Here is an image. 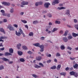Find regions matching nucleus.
Returning a JSON list of instances; mask_svg holds the SVG:
<instances>
[{
  "label": "nucleus",
  "mask_w": 78,
  "mask_h": 78,
  "mask_svg": "<svg viewBox=\"0 0 78 78\" xmlns=\"http://www.w3.org/2000/svg\"><path fill=\"white\" fill-rule=\"evenodd\" d=\"M33 45L36 47H40V48L41 49L44 48V45L43 44L40 46V44L39 43H37L36 44H33Z\"/></svg>",
  "instance_id": "1"
},
{
  "label": "nucleus",
  "mask_w": 78,
  "mask_h": 78,
  "mask_svg": "<svg viewBox=\"0 0 78 78\" xmlns=\"http://www.w3.org/2000/svg\"><path fill=\"white\" fill-rule=\"evenodd\" d=\"M7 28H9L10 31H14V30L13 27H12V26L11 24L8 25Z\"/></svg>",
  "instance_id": "2"
},
{
  "label": "nucleus",
  "mask_w": 78,
  "mask_h": 78,
  "mask_svg": "<svg viewBox=\"0 0 78 78\" xmlns=\"http://www.w3.org/2000/svg\"><path fill=\"white\" fill-rule=\"evenodd\" d=\"M28 2H26L23 1V2H22L21 3V5H21V7H23V5H28Z\"/></svg>",
  "instance_id": "3"
},
{
  "label": "nucleus",
  "mask_w": 78,
  "mask_h": 78,
  "mask_svg": "<svg viewBox=\"0 0 78 78\" xmlns=\"http://www.w3.org/2000/svg\"><path fill=\"white\" fill-rule=\"evenodd\" d=\"M7 39V37L5 36L0 37V42L2 41L3 42L4 41L2 40V39Z\"/></svg>",
  "instance_id": "4"
},
{
  "label": "nucleus",
  "mask_w": 78,
  "mask_h": 78,
  "mask_svg": "<svg viewBox=\"0 0 78 78\" xmlns=\"http://www.w3.org/2000/svg\"><path fill=\"white\" fill-rule=\"evenodd\" d=\"M2 5H4L5 6H9L10 5V4L9 2H3L2 3Z\"/></svg>",
  "instance_id": "5"
},
{
  "label": "nucleus",
  "mask_w": 78,
  "mask_h": 78,
  "mask_svg": "<svg viewBox=\"0 0 78 78\" xmlns=\"http://www.w3.org/2000/svg\"><path fill=\"white\" fill-rule=\"evenodd\" d=\"M59 3V0H55L54 2H52V5H55V4Z\"/></svg>",
  "instance_id": "6"
},
{
  "label": "nucleus",
  "mask_w": 78,
  "mask_h": 78,
  "mask_svg": "<svg viewBox=\"0 0 78 78\" xmlns=\"http://www.w3.org/2000/svg\"><path fill=\"white\" fill-rule=\"evenodd\" d=\"M42 3H43L42 2H36L35 3V6H37L38 5H42Z\"/></svg>",
  "instance_id": "7"
},
{
  "label": "nucleus",
  "mask_w": 78,
  "mask_h": 78,
  "mask_svg": "<svg viewBox=\"0 0 78 78\" xmlns=\"http://www.w3.org/2000/svg\"><path fill=\"white\" fill-rule=\"evenodd\" d=\"M44 5L45 8H48L49 6V5H50V4L49 3H45Z\"/></svg>",
  "instance_id": "8"
},
{
  "label": "nucleus",
  "mask_w": 78,
  "mask_h": 78,
  "mask_svg": "<svg viewBox=\"0 0 78 78\" xmlns=\"http://www.w3.org/2000/svg\"><path fill=\"white\" fill-rule=\"evenodd\" d=\"M4 55L6 56H10V55H11V56H12V54H11L10 53L6 52L5 53Z\"/></svg>",
  "instance_id": "9"
},
{
  "label": "nucleus",
  "mask_w": 78,
  "mask_h": 78,
  "mask_svg": "<svg viewBox=\"0 0 78 78\" xmlns=\"http://www.w3.org/2000/svg\"><path fill=\"white\" fill-rule=\"evenodd\" d=\"M1 59H2V61H5L6 62V61H9V59H8L5 58H0Z\"/></svg>",
  "instance_id": "10"
},
{
  "label": "nucleus",
  "mask_w": 78,
  "mask_h": 78,
  "mask_svg": "<svg viewBox=\"0 0 78 78\" xmlns=\"http://www.w3.org/2000/svg\"><path fill=\"white\" fill-rule=\"evenodd\" d=\"M36 59L37 61H41L42 59V57L40 56H39L36 58Z\"/></svg>",
  "instance_id": "11"
},
{
  "label": "nucleus",
  "mask_w": 78,
  "mask_h": 78,
  "mask_svg": "<svg viewBox=\"0 0 78 78\" xmlns=\"http://www.w3.org/2000/svg\"><path fill=\"white\" fill-rule=\"evenodd\" d=\"M66 14L67 15H68V14H69V16L71 17V16H70V11H69V10H66Z\"/></svg>",
  "instance_id": "12"
},
{
  "label": "nucleus",
  "mask_w": 78,
  "mask_h": 78,
  "mask_svg": "<svg viewBox=\"0 0 78 78\" xmlns=\"http://www.w3.org/2000/svg\"><path fill=\"white\" fill-rule=\"evenodd\" d=\"M1 12H2V16H6V14H5V11L3 10H1Z\"/></svg>",
  "instance_id": "13"
},
{
  "label": "nucleus",
  "mask_w": 78,
  "mask_h": 78,
  "mask_svg": "<svg viewBox=\"0 0 78 78\" xmlns=\"http://www.w3.org/2000/svg\"><path fill=\"white\" fill-rule=\"evenodd\" d=\"M63 41L65 42H67V41H68V39H67V38L66 37H64L62 39Z\"/></svg>",
  "instance_id": "14"
},
{
  "label": "nucleus",
  "mask_w": 78,
  "mask_h": 78,
  "mask_svg": "<svg viewBox=\"0 0 78 78\" xmlns=\"http://www.w3.org/2000/svg\"><path fill=\"white\" fill-rule=\"evenodd\" d=\"M72 34L73 37H76V36H78V34H76L74 33H73Z\"/></svg>",
  "instance_id": "15"
},
{
  "label": "nucleus",
  "mask_w": 78,
  "mask_h": 78,
  "mask_svg": "<svg viewBox=\"0 0 78 78\" xmlns=\"http://www.w3.org/2000/svg\"><path fill=\"white\" fill-rule=\"evenodd\" d=\"M34 67L35 68H41V66H38V65L36 64L34 65Z\"/></svg>",
  "instance_id": "16"
},
{
  "label": "nucleus",
  "mask_w": 78,
  "mask_h": 78,
  "mask_svg": "<svg viewBox=\"0 0 78 78\" xmlns=\"http://www.w3.org/2000/svg\"><path fill=\"white\" fill-rule=\"evenodd\" d=\"M17 53L20 56H21L23 54V52H22L21 51H17Z\"/></svg>",
  "instance_id": "17"
},
{
  "label": "nucleus",
  "mask_w": 78,
  "mask_h": 78,
  "mask_svg": "<svg viewBox=\"0 0 78 78\" xmlns=\"http://www.w3.org/2000/svg\"><path fill=\"white\" fill-rule=\"evenodd\" d=\"M15 32L16 35L18 36H20L21 34H20V32L18 33V32H17L16 30V31Z\"/></svg>",
  "instance_id": "18"
},
{
  "label": "nucleus",
  "mask_w": 78,
  "mask_h": 78,
  "mask_svg": "<svg viewBox=\"0 0 78 78\" xmlns=\"http://www.w3.org/2000/svg\"><path fill=\"white\" fill-rule=\"evenodd\" d=\"M61 67V65H58L57 68V70H59Z\"/></svg>",
  "instance_id": "19"
},
{
  "label": "nucleus",
  "mask_w": 78,
  "mask_h": 78,
  "mask_svg": "<svg viewBox=\"0 0 78 78\" xmlns=\"http://www.w3.org/2000/svg\"><path fill=\"white\" fill-rule=\"evenodd\" d=\"M73 38V37L72 36H71L70 35L68 36V40H70L72 39Z\"/></svg>",
  "instance_id": "20"
},
{
  "label": "nucleus",
  "mask_w": 78,
  "mask_h": 78,
  "mask_svg": "<svg viewBox=\"0 0 78 78\" xmlns=\"http://www.w3.org/2000/svg\"><path fill=\"white\" fill-rule=\"evenodd\" d=\"M13 51H14V50L12 48H11L9 49V52L11 53H13Z\"/></svg>",
  "instance_id": "21"
},
{
  "label": "nucleus",
  "mask_w": 78,
  "mask_h": 78,
  "mask_svg": "<svg viewBox=\"0 0 78 78\" xmlns=\"http://www.w3.org/2000/svg\"><path fill=\"white\" fill-rule=\"evenodd\" d=\"M21 47V44H19L17 45V48L18 50H19L20 49V48Z\"/></svg>",
  "instance_id": "22"
},
{
  "label": "nucleus",
  "mask_w": 78,
  "mask_h": 78,
  "mask_svg": "<svg viewBox=\"0 0 78 78\" xmlns=\"http://www.w3.org/2000/svg\"><path fill=\"white\" fill-rule=\"evenodd\" d=\"M0 30L1 32H2V33H3L4 34H5V30H4V29H3V28H0Z\"/></svg>",
  "instance_id": "23"
},
{
  "label": "nucleus",
  "mask_w": 78,
  "mask_h": 78,
  "mask_svg": "<svg viewBox=\"0 0 78 78\" xmlns=\"http://www.w3.org/2000/svg\"><path fill=\"white\" fill-rule=\"evenodd\" d=\"M46 56H47V57H50L51 56V54H49L48 53H46Z\"/></svg>",
  "instance_id": "24"
},
{
  "label": "nucleus",
  "mask_w": 78,
  "mask_h": 78,
  "mask_svg": "<svg viewBox=\"0 0 78 78\" xmlns=\"http://www.w3.org/2000/svg\"><path fill=\"white\" fill-rule=\"evenodd\" d=\"M75 72L73 71H72L70 72L69 73L71 75H75Z\"/></svg>",
  "instance_id": "25"
},
{
  "label": "nucleus",
  "mask_w": 78,
  "mask_h": 78,
  "mask_svg": "<svg viewBox=\"0 0 78 78\" xmlns=\"http://www.w3.org/2000/svg\"><path fill=\"white\" fill-rule=\"evenodd\" d=\"M51 69H52V70H55L56 69V66H53L52 67H51Z\"/></svg>",
  "instance_id": "26"
},
{
  "label": "nucleus",
  "mask_w": 78,
  "mask_h": 78,
  "mask_svg": "<svg viewBox=\"0 0 78 78\" xmlns=\"http://www.w3.org/2000/svg\"><path fill=\"white\" fill-rule=\"evenodd\" d=\"M73 67L75 69H78V64L77 63L75 65L73 66Z\"/></svg>",
  "instance_id": "27"
},
{
  "label": "nucleus",
  "mask_w": 78,
  "mask_h": 78,
  "mask_svg": "<svg viewBox=\"0 0 78 78\" xmlns=\"http://www.w3.org/2000/svg\"><path fill=\"white\" fill-rule=\"evenodd\" d=\"M34 35V34L33 32H30L29 34V35L30 36H33Z\"/></svg>",
  "instance_id": "28"
},
{
  "label": "nucleus",
  "mask_w": 78,
  "mask_h": 78,
  "mask_svg": "<svg viewBox=\"0 0 78 78\" xmlns=\"http://www.w3.org/2000/svg\"><path fill=\"white\" fill-rule=\"evenodd\" d=\"M22 48H23V49H24V50H25L28 49V48H27V47L25 46H23Z\"/></svg>",
  "instance_id": "29"
},
{
  "label": "nucleus",
  "mask_w": 78,
  "mask_h": 78,
  "mask_svg": "<svg viewBox=\"0 0 78 78\" xmlns=\"http://www.w3.org/2000/svg\"><path fill=\"white\" fill-rule=\"evenodd\" d=\"M38 23V21L37 20L34 21L33 22V24H34V25H36Z\"/></svg>",
  "instance_id": "30"
},
{
  "label": "nucleus",
  "mask_w": 78,
  "mask_h": 78,
  "mask_svg": "<svg viewBox=\"0 0 78 78\" xmlns=\"http://www.w3.org/2000/svg\"><path fill=\"white\" fill-rule=\"evenodd\" d=\"M68 33H69V31L66 30V31H65V33L64 34V36H66L67 35V34H68Z\"/></svg>",
  "instance_id": "31"
},
{
  "label": "nucleus",
  "mask_w": 78,
  "mask_h": 78,
  "mask_svg": "<svg viewBox=\"0 0 78 78\" xmlns=\"http://www.w3.org/2000/svg\"><path fill=\"white\" fill-rule=\"evenodd\" d=\"M60 75H63V76H65V75H66V73L64 72L61 73H60Z\"/></svg>",
  "instance_id": "32"
},
{
  "label": "nucleus",
  "mask_w": 78,
  "mask_h": 78,
  "mask_svg": "<svg viewBox=\"0 0 78 78\" xmlns=\"http://www.w3.org/2000/svg\"><path fill=\"white\" fill-rule=\"evenodd\" d=\"M73 75L74 76H75V77H78V73L75 72L74 74Z\"/></svg>",
  "instance_id": "33"
},
{
  "label": "nucleus",
  "mask_w": 78,
  "mask_h": 78,
  "mask_svg": "<svg viewBox=\"0 0 78 78\" xmlns=\"http://www.w3.org/2000/svg\"><path fill=\"white\" fill-rule=\"evenodd\" d=\"M56 56H57V57H58V56H60L61 55H60L59 53L58 52L56 54Z\"/></svg>",
  "instance_id": "34"
},
{
  "label": "nucleus",
  "mask_w": 78,
  "mask_h": 78,
  "mask_svg": "<svg viewBox=\"0 0 78 78\" xmlns=\"http://www.w3.org/2000/svg\"><path fill=\"white\" fill-rule=\"evenodd\" d=\"M58 9H59L60 10H61V9H65V8L62 7H58Z\"/></svg>",
  "instance_id": "35"
},
{
  "label": "nucleus",
  "mask_w": 78,
  "mask_h": 78,
  "mask_svg": "<svg viewBox=\"0 0 78 78\" xmlns=\"http://www.w3.org/2000/svg\"><path fill=\"white\" fill-rule=\"evenodd\" d=\"M61 50H64V49H65V47H64V46L61 45Z\"/></svg>",
  "instance_id": "36"
},
{
  "label": "nucleus",
  "mask_w": 78,
  "mask_h": 78,
  "mask_svg": "<svg viewBox=\"0 0 78 78\" xmlns=\"http://www.w3.org/2000/svg\"><path fill=\"white\" fill-rule=\"evenodd\" d=\"M55 23L56 24H60L61 23L60 21H56Z\"/></svg>",
  "instance_id": "37"
},
{
  "label": "nucleus",
  "mask_w": 78,
  "mask_h": 78,
  "mask_svg": "<svg viewBox=\"0 0 78 78\" xmlns=\"http://www.w3.org/2000/svg\"><path fill=\"white\" fill-rule=\"evenodd\" d=\"M20 61H21V62H25V60L23 59V58H21L20 59Z\"/></svg>",
  "instance_id": "38"
},
{
  "label": "nucleus",
  "mask_w": 78,
  "mask_h": 78,
  "mask_svg": "<svg viewBox=\"0 0 78 78\" xmlns=\"http://www.w3.org/2000/svg\"><path fill=\"white\" fill-rule=\"evenodd\" d=\"M19 30L21 34H22L23 33V31H22V29L21 28L19 29Z\"/></svg>",
  "instance_id": "39"
},
{
  "label": "nucleus",
  "mask_w": 78,
  "mask_h": 78,
  "mask_svg": "<svg viewBox=\"0 0 78 78\" xmlns=\"http://www.w3.org/2000/svg\"><path fill=\"white\" fill-rule=\"evenodd\" d=\"M21 22L24 23H27V21L25 20H22Z\"/></svg>",
  "instance_id": "40"
},
{
  "label": "nucleus",
  "mask_w": 78,
  "mask_h": 78,
  "mask_svg": "<svg viewBox=\"0 0 78 78\" xmlns=\"http://www.w3.org/2000/svg\"><path fill=\"white\" fill-rule=\"evenodd\" d=\"M76 58H77L75 57V58H72V57H70V59H71V60H72L73 61V60H75V59H76Z\"/></svg>",
  "instance_id": "41"
},
{
  "label": "nucleus",
  "mask_w": 78,
  "mask_h": 78,
  "mask_svg": "<svg viewBox=\"0 0 78 78\" xmlns=\"http://www.w3.org/2000/svg\"><path fill=\"white\" fill-rule=\"evenodd\" d=\"M13 10L14 9H13V8H11V9L10 10V12H11V13H12V12H13Z\"/></svg>",
  "instance_id": "42"
},
{
  "label": "nucleus",
  "mask_w": 78,
  "mask_h": 78,
  "mask_svg": "<svg viewBox=\"0 0 78 78\" xmlns=\"http://www.w3.org/2000/svg\"><path fill=\"white\" fill-rule=\"evenodd\" d=\"M4 68L3 67V66L2 65L0 66V70H2V69H3Z\"/></svg>",
  "instance_id": "43"
},
{
  "label": "nucleus",
  "mask_w": 78,
  "mask_h": 78,
  "mask_svg": "<svg viewBox=\"0 0 78 78\" xmlns=\"http://www.w3.org/2000/svg\"><path fill=\"white\" fill-rule=\"evenodd\" d=\"M39 65H40V66H41V67H44V65L41 63H39Z\"/></svg>",
  "instance_id": "44"
},
{
  "label": "nucleus",
  "mask_w": 78,
  "mask_h": 78,
  "mask_svg": "<svg viewBox=\"0 0 78 78\" xmlns=\"http://www.w3.org/2000/svg\"><path fill=\"white\" fill-rule=\"evenodd\" d=\"M57 31V28H54L52 30V32H55V31Z\"/></svg>",
  "instance_id": "45"
},
{
  "label": "nucleus",
  "mask_w": 78,
  "mask_h": 78,
  "mask_svg": "<svg viewBox=\"0 0 78 78\" xmlns=\"http://www.w3.org/2000/svg\"><path fill=\"white\" fill-rule=\"evenodd\" d=\"M67 49H68V50H71L72 49V48H70L69 46H68V47L67 48Z\"/></svg>",
  "instance_id": "46"
},
{
  "label": "nucleus",
  "mask_w": 78,
  "mask_h": 78,
  "mask_svg": "<svg viewBox=\"0 0 78 78\" xmlns=\"http://www.w3.org/2000/svg\"><path fill=\"white\" fill-rule=\"evenodd\" d=\"M44 39H45V37H41L40 38V39L42 41H43V40H44Z\"/></svg>",
  "instance_id": "47"
},
{
  "label": "nucleus",
  "mask_w": 78,
  "mask_h": 78,
  "mask_svg": "<svg viewBox=\"0 0 78 78\" xmlns=\"http://www.w3.org/2000/svg\"><path fill=\"white\" fill-rule=\"evenodd\" d=\"M13 26H14V27L16 28H17V27H18V26L16 24H14L13 25Z\"/></svg>",
  "instance_id": "48"
},
{
  "label": "nucleus",
  "mask_w": 78,
  "mask_h": 78,
  "mask_svg": "<svg viewBox=\"0 0 78 78\" xmlns=\"http://www.w3.org/2000/svg\"><path fill=\"white\" fill-rule=\"evenodd\" d=\"M29 54H30V55H31L32 54V53H33V52H32L30 51H29L28 52H27Z\"/></svg>",
  "instance_id": "49"
},
{
  "label": "nucleus",
  "mask_w": 78,
  "mask_h": 78,
  "mask_svg": "<svg viewBox=\"0 0 78 78\" xmlns=\"http://www.w3.org/2000/svg\"><path fill=\"white\" fill-rule=\"evenodd\" d=\"M32 76H33V77H34V78H37V76H36V75L35 74H33Z\"/></svg>",
  "instance_id": "50"
},
{
  "label": "nucleus",
  "mask_w": 78,
  "mask_h": 78,
  "mask_svg": "<svg viewBox=\"0 0 78 78\" xmlns=\"http://www.w3.org/2000/svg\"><path fill=\"white\" fill-rule=\"evenodd\" d=\"M51 61V60H49L47 61V63H50V62Z\"/></svg>",
  "instance_id": "51"
},
{
  "label": "nucleus",
  "mask_w": 78,
  "mask_h": 78,
  "mask_svg": "<svg viewBox=\"0 0 78 78\" xmlns=\"http://www.w3.org/2000/svg\"><path fill=\"white\" fill-rule=\"evenodd\" d=\"M6 16H7V17H10V14H6Z\"/></svg>",
  "instance_id": "52"
},
{
  "label": "nucleus",
  "mask_w": 78,
  "mask_h": 78,
  "mask_svg": "<svg viewBox=\"0 0 78 78\" xmlns=\"http://www.w3.org/2000/svg\"><path fill=\"white\" fill-rule=\"evenodd\" d=\"M65 70L66 71H68V70H69V67H67L65 69Z\"/></svg>",
  "instance_id": "53"
},
{
  "label": "nucleus",
  "mask_w": 78,
  "mask_h": 78,
  "mask_svg": "<svg viewBox=\"0 0 78 78\" xmlns=\"http://www.w3.org/2000/svg\"><path fill=\"white\" fill-rule=\"evenodd\" d=\"M44 48L41 49L40 50V51L41 52H43V51H44Z\"/></svg>",
  "instance_id": "54"
},
{
  "label": "nucleus",
  "mask_w": 78,
  "mask_h": 78,
  "mask_svg": "<svg viewBox=\"0 0 78 78\" xmlns=\"http://www.w3.org/2000/svg\"><path fill=\"white\" fill-rule=\"evenodd\" d=\"M49 17H51V15L50 14H49L48 15Z\"/></svg>",
  "instance_id": "55"
},
{
  "label": "nucleus",
  "mask_w": 78,
  "mask_h": 78,
  "mask_svg": "<svg viewBox=\"0 0 78 78\" xmlns=\"http://www.w3.org/2000/svg\"><path fill=\"white\" fill-rule=\"evenodd\" d=\"M74 21L75 23H76L77 22V20H76V19H74Z\"/></svg>",
  "instance_id": "56"
},
{
  "label": "nucleus",
  "mask_w": 78,
  "mask_h": 78,
  "mask_svg": "<svg viewBox=\"0 0 78 78\" xmlns=\"http://www.w3.org/2000/svg\"><path fill=\"white\" fill-rule=\"evenodd\" d=\"M74 27H75V28L76 29V28H78V26L77 25H75Z\"/></svg>",
  "instance_id": "57"
},
{
  "label": "nucleus",
  "mask_w": 78,
  "mask_h": 78,
  "mask_svg": "<svg viewBox=\"0 0 78 78\" xmlns=\"http://www.w3.org/2000/svg\"><path fill=\"white\" fill-rule=\"evenodd\" d=\"M0 50H2V51H3V50H5V48H2L0 49Z\"/></svg>",
  "instance_id": "58"
},
{
  "label": "nucleus",
  "mask_w": 78,
  "mask_h": 78,
  "mask_svg": "<svg viewBox=\"0 0 78 78\" xmlns=\"http://www.w3.org/2000/svg\"><path fill=\"white\" fill-rule=\"evenodd\" d=\"M54 62H57V59H56L55 58L54 59Z\"/></svg>",
  "instance_id": "59"
},
{
  "label": "nucleus",
  "mask_w": 78,
  "mask_h": 78,
  "mask_svg": "<svg viewBox=\"0 0 78 78\" xmlns=\"http://www.w3.org/2000/svg\"><path fill=\"white\" fill-rule=\"evenodd\" d=\"M25 28H27V29H28V26L27 25H25Z\"/></svg>",
  "instance_id": "60"
},
{
  "label": "nucleus",
  "mask_w": 78,
  "mask_h": 78,
  "mask_svg": "<svg viewBox=\"0 0 78 78\" xmlns=\"http://www.w3.org/2000/svg\"><path fill=\"white\" fill-rule=\"evenodd\" d=\"M4 22H7V20L6 19H5L4 20Z\"/></svg>",
  "instance_id": "61"
},
{
  "label": "nucleus",
  "mask_w": 78,
  "mask_h": 78,
  "mask_svg": "<svg viewBox=\"0 0 78 78\" xmlns=\"http://www.w3.org/2000/svg\"><path fill=\"white\" fill-rule=\"evenodd\" d=\"M22 34H23V37H25V35L24 33H23Z\"/></svg>",
  "instance_id": "62"
},
{
  "label": "nucleus",
  "mask_w": 78,
  "mask_h": 78,
  "mask_svg": "<svg viewBox=\"0 0 78 78\" xmlns=\"http://www.w3.org/2000/svg\"><path fill=\"white\" fill-rule=\"evenodd\" d=\"M3 44L2 43H0V47H3V45H2Z\"/></svg>",
  "instance_id": "63"
},
{
  "label": "nucleus",
  "mask_w": 78,
  "mask_h": 78,
  "mask_svg": "<svg viewBox=\"0 0 78 78\" xmlns=\"http://www.w3.org/2000/svg\"><path fill=\"white\" fill-rule=\"evenodd\" d=\"M67 53L69 55H70V54H71V52H70L69 51H67Z\"/></svg>",
  "instance_id": "64"
}]
</instances>
